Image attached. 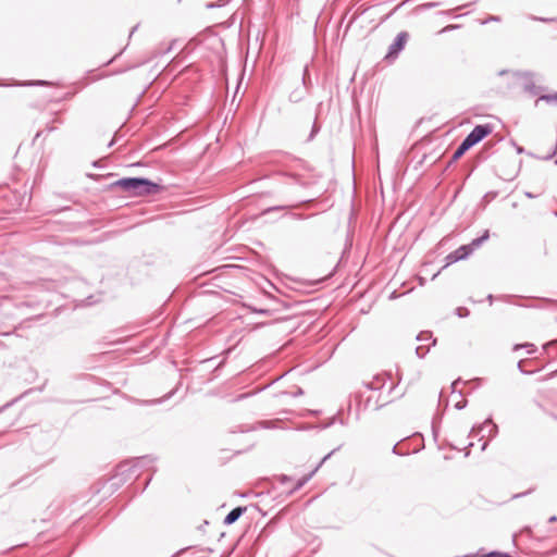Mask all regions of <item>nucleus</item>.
Returning <instances> with one entry per match:
<instances>
[{"instance_id":"f03ea898","label":"nucleus","mask_w":557,"mask_h":557,"mask_svg":"<svg viewBox=\"0 0 557 557\" xmlns=\"http://www.w3.org/2000/svg\"><path fill=\"white\" fill-rule=\"evenodd\" d=\"M492 133V127L488 124L476 125L463 139L472 148L474 145L483 140Z\"/></svg>"},{"instance_id":"c9c22d12","label":"nucleus","mask_w":557,"mask_h":557,"mask_svg":"<svg viewBox=\"0 0 557 557\" xmlns=\"http://www.w3.org/2000/svg\"><path fill=\"white\" fill-rule=\"evenodd\" d=\"M549 521H550V522L556 521V517H555V516L550 517V518H549Z\"/></svg>"},{"instance_id":"c756f323","label":"nucleus","mask_w":557,"mask_h":557,"mask_svg":"<svg viewBox=\"0 0 557 557\" xmlns=\"http://www.w3.org/2000/svg\"><path fill=\"white\" fill-rule=\"evenodd\" d=\"M459 381H460V380H457V381L453 382V384H451V388H453V391L455 389V387H456V385L459 383Z\"/></svg>"},{"instance_id":"4c0bfd02","label":"nucleus","mask_w":557,"mask_h":557,"mask_svg":"<svg viewBox=\"0 0 557 557\" xmlns=\"http://www.w3.org/2000/svg\"><path fill=\"white\" fill-rule=\"evenodd\" d=\"M555 215H556V218H557V211L555 212Z\"/></svg>"},{"instance_id":"f257e3e1","label":"nucleus","mask_w":557,"mask_h":557,"mask_svg":"<svg viewBox=\"0 0 557 557\" xmlns=\"http://www.w3.org/2000/svg\"><path fill=\"white\" fill-rule=\"evenodd\" d=\"M109 189H121L131 197L156 195L163 187L145 177H123L112 182Z\"/></svg>"},{"instance_id":"f3484780","label":"nucleus","mask_w":557,"mask_h":557,"mask_svg":"<svg viewBox=\"0 0 557 557\" xmlns=\"http://www.w3.org/2000/svg\"><path fill=\"white\" fill-rule=\"evenodd\" d=\"M432 338V334L429 333V332H421L418 336H417V341L418 342H428Z\"/></svg>"},{"instance_id":"9b49d317","label":"nucleus","mask_w":557,"mask_h":557,"mask_svg":"<svg viewBox=\"0 0 557 557\" xmlns=\"http://www.w3.org/2000/svg\"><path fill=\"white\" fill-rule=\"evenodd\" d=\"M336 450H337V448L333 449L331 453H329L326 456H324L323 459L320 461V463L315 467V469L309 475L297 481L296 485L293 487L292 491H297V490L301 488L310 480V478L314 474V472L322 466V463L326 459H329L331 457V455Z\"/></svg>"},{"instance_id":"1a4fd4ad","label":"nucleus","mask_w":557,"mask_h":557,"mask_svg":"<svg viewBox=\"0 0 557 557\" xmlns=\"http://www.w3.org/2000/svg\"><path fill=\"white\" fill-rule=\"evenodd\" d=\"M497 425L492 421V419H486L484 421V423L479 428L478 432L475 430V428L472 429L471 431V435L475 436L478 435L480 432H487V435L490 437H494L496 434H497Z\"/></svg>"},{"instance_id":"f8f14e48","label":"nucleus","mask_w":557,"mask_h":557,"mask_svg":"<svg viewBox=\"0 0 557 557\" xmlns=\"http://www.w3.org/2000/svg\"><path fill=\"white\" fill-rule=\"evenodd\" d=\"M490 237L488 231H485L484 234L478 238H474L470 244L466 245L471 249V253L478 249L485 240H487Z\"/></svg>"},{"instance_id":"473e14b6","label":"nucleus","mask_w":557,"mask_h":557,"mask_svg":"<svg viewBox=\"0 0 557 557\" xmlns=\"http://www.w3.org/2000/svg\"><path fill=\"white\" fill-rule=\"evenodd\" d=\"M302 393H304V392H302V389H301V388H299V389L295 393V395H296V396H297V395H302Z\"/></svg>"},{"instance_id":"423d86ee","label":"nucleus","mask_w":557,"mask_h":557,"mask_svg":"<svg viewBox=\"0 0 557 557\" xmlns=\"http://www.w3.org/2000/svg\"><path fill=\"white\" fill-rule=\"evenodd\" d=\"M408 39V34L406 32L399 33L394 42L388 48V53L386 58H395L397 54L404 49Z\"/></svg>"},{"instance_id":"e433bc0d","label":"nucleus","mask_w":557,"mask_h":557,"mask_svg":"<svg viewBox=\"0 0 557 557\" xmlns=\"http://www.w3.org/2000/svg\"><path fill=\"white\" fill-rule=\"evenodd\" d=\"M394 387H395V386H394V384H393V383H391L389 392H392V391L394 389Z\"/></svg>"},{"instance_id":"dca6fc26","label":"nucleus","mask_w":557,"mask_h":557,"mask_svg":"<svg viewBox=\"0 0 557 557\" xmlns=\"http://www.w3.org/2000/svg\"><path fill=\"white\" fill-rule=\"evenodd\" d=\"M483 557H512V556L508 553L494 550V552H490L488 554L484 555Z\"/></svg>"},{"instance_id":"412c9836","label":"nucleus","mask_w":557,"mask_h":557,"mask_svg":"<svg viewBox=\"0 0 557 557\" xmlns=\"http://www.w3.org/2000/svg\"><path fill=\"white\" fill-rule=\"evenodd\" d=\"M318 132H319V128L314 124L308 139L312 140Z\"/></svg>"},{"instance_id":"b1692460","label":"nucleus","mask_w":557,"mask_h":557,"mask_svg":"<svg viewBox=\"0 0 557 557\" xmlns=\"http://www.w3.org/2000/svg\"><path fill=\"white\" fill-rule=\"evenodd\" d=\"M457 313L459 317H465L468 314V310L467 309H463V308H458L457 309Z\"/></svg>"},{"instance_id":"72a5a7b5","label":"nucleus","mask_w":557,"mask_h":557,"mask_svg":"<svg viewBox=\"0 0 557 557\" xmlns=\"http://www.w3.org/2000/svg\"><path fill=\"white\" fill-rule=\"evenodd\" d=\"M521 364H522V361H519V363H518V368L521 370V372L525 373V372L522 370Z\"/></svg>"},{"instance_id":"a878e982","label":"nucleus","mask_w":557,"mask_h":557,"mask_svg":"<svg viewBox=\"0 0 557 557\" xmlns=\"http://www.w3.org/2000/svg\"><path fill=\"white\" fill-rule=\"evenodd\" d=\"M248 396H249V394H240V395H238V396L235 398V400H236V401H238V400H242V399H244V398H247Z\"/></svg>"},{"instance_id":"20e7f679","label":"nucleus","mask_w":557,"mask_h":557,"mask_svg":"<svg viewBox=\"0 0 557 557\" xmlns=\"http://www.w3.org/2000/svg\"><path fill=\"white\" fill-rule=\"evenodd\" d=\"M146 461H151L149 457H141V458H138L136 463L135 465H129L127 462L125 463H122L117 467V472H116V475L115 478L120 476V475H124L126 474V479H132V478H137L138 476V472H137V466L138 463H144Z\"/></svg>"},{"instance_id":"f704fd0d","label":"nucleus","mask_w":557,"mask_h":557,"mask_svg":"<svg viewBox=\"0 0 557 557\" xmlns=\"http://www.w3.org/2000/svg\"><path fill=\"white\" fill-rule=\"evenodd\" d=\"M487 446V442H484L483 445H482V450H484Z\"/></svg>"},{"instance_id":"2eb2a0df","label":"nucleus","mask_w":557,"mask_h":557,"mask_svg":"<svg viewBox=\"0 0 557 557\" xmlns=\"http://www.w3.org/2000/svg\"><path fill=\"white\" fill-rule=\"evenodd\" d=\"M429 349H430V345L429 346L420 345L416 348V354L419 358H424V356L429 352Z\"/></svg>"},{"instance_id":"5701e85b","label":"nucleus","mask_w":557,"mask_h":557,"mask_svg":"<svg viewBox=\"0 0 557 557\" xmlns=\"http://www.w3.org/2000/svg\"><path fill=\"white\" fill-rule=\"evenodd\" d=\"M277 479H278L280 483H282V484H285L286 482H288L290 480V478L285 474L280 475Z\"/></svg>"},{"instance_id":"393cba45","label":"nucleus","mask_w":557,"mask_h":557,"mask_svg":"<svg viewBox=\"0 0 557 557\" xmlns=\"http://www.w3.org/2000/svg\"><path fill=\"white\" fill-rule=\"evenodd\" d=\"M296 183L298 184H302V182L300 181V176L298 174H289Z\"/></svg>"},{"instance_id":"c85d7f7f","label":"nucleus","mask_w":557,"mask_h":557,"mask_svg":"<svg viewBox=\"0 0 557 557\" xmlns=\"http://www.w3.org/2000/svg\"><path fill=\"white\" fill-rule=\"evenodd\" d=\"M389 400H384V403L380 404V405H376L374 409H380L382 406H384L385 404H387Z\"/></svg>"},{"instance_id":"cd10ccee","label":"nucleus","mask_w":557,"mask_h":557,"mask_svg":"<svg viewBox=\"0 0 557 557\" xmlns=\"http://www.w3.org/2000/svg\"><path fill=\"white\" fill-rule=\"evenodd\" d=\"M397 447H398V445H397V444H396V445H394V447H393V453H394V454H397V455H404L403 453H398Z\"/></svg>"},{"instance_id":"2f4dec72","label":"nucleus","mask_w":557,"mask_h":557,"mask_svg":"<svg viewBox=\"0 0 557 557\" xmlns=\"http://www.w3.org/2000/svg\"><path fill=\"white\" fill-rule=\"evenodd\" d=\"M555 344H557V342H549L548 344L544 345V348H546L547 346L555 345Z\"/></svg>"},{"instance_id":"9d476101","label":"nucleus","mask_w":557,"mask_h":557,"mask_svg":"<svg viewBox=\"0 0 557 557\" xmlns=\"http://www.w3.org/2000/svg\"><path fill=\"white\" fill-rule=\"evenodd\" d=\"M245 511H246L245 507H235L224 518V521H223L224 524L231 525V524L235 523Z\"/></svg>"},{"instance_id":"bb28decb","label":"nucleus","mask_w":557,"mask_h":557,"mask_svg":"<svg viewBox=\"0 0 557 557\" xmlns=\"http://www.w3.org/2000/svg\"><path fill=\"white\" fill-rule=\"evenodd\" d=\"M524 195H525V197H528V198H530V199L535 198V195H533V194H532V193H530V191H525V193H524Z\"/></svg>"},{"instance_id":"7c9ffc66","label":"nucleus","mask_w":557,"mask_h":557,"mask_svg":"<svg viewBox=\"0 0 557 557\" xmlns=\"http://www.w3.org/2000/svg\"><path fill=\"white\" fill-rule=\"evenodd\" d=\"M487 299H488V301H490V305H492V304H493V299H494V298H493V295H488V296H487Z\"/></svg>"},{"instance_id":"4be33fe9","label":"nucleus","mask_w":557,"mask_h":557,"mask_svg":"<svg viewBox=\"0 0 557 557\" xmlns=\"http://www.w3.org/2000/svg\"><path fill=\"white\" fill-rule=\"evenodd\" d=\"M522 347L528 348V354H533L535 351V347L533 344H524Z\"/></svg>"},{"instance_id":"39448f33","label":"nucleus","mask_w":557,"mask_h":557,"mask_svg":"<svg viewBox=\"0 0 557 557\" xmlns=\"http://www.w3.org/2000/svg\"><path fill=\"white\" fill-rule=\"evenodd\" d=\"M470 255L471 249H469V247H467L466 245L460 246L459 248H457L456 250L446 256V264L443 267V269L455 262L467 259Z\"/></svg>"},{"instance_id":"a211bd4d","label":"nucleus","mask_w":557,"mask_h":557,"mask_svg":"<svg viewBox=\"0 0 557 557\" xmlns=\"http://www.w3.org/2000/svg\"><path fill=\"white\" fill-rule=\"evenodd\" d=\"M490 22H500V17L498 15H490L487 18L482 21V24H487Z\"/></svg>"},{"instance_id":"aec40b11","label":"nucleus","mask_w":557,"mask_h":557,"mask_svg":"<svg viewBox=\"0 0 557 557\" xmlns=\"http://www.w3.org/2000/svg\"><path fill=\"white\" fill-rule=\"evenodd\" d=\"M47 84H48V82H46V81H36V82H26L23 85H29L30 86V85H47Z\"/></svg>"},{"instance_id":"6e6552de","label":"nucleus","mask_w":557,"mask_h":557,"mask_svg":"<svg viewBox=\"0 0 557 557\" xmlns=\"http://www.w3.org/2000/svg\"><path fill=\"white\" fill-rule=\"evenodd\" d=\"M387 376L385 374L374 375L370 381L363 382L366 388L370 391H381L385 387Z\"/></svg>"},{"instance_id":"ddd939ff","label":"nucleus","mask_w":557,"mask_h":557,"mask_svg":"<svg viewBox=\"0 0 557 557\" xmlns=\"http://www.w3.org/2000/svg\"><path fill=\"white\" fill-rule=\"evenodd\" d=\"M470 148L471 147L469 146V144H467L465 140H462L460 143V145L458 146V148L455 150V152L451 157V162H455L458 159H460Z\"/></svg>"},{"instance_id":"6ab92c4d","label":"nucleus","mask_w":557,"mask_h":557,"mask_svg":"<svg viewBox=\"0 0 557 557\" xmlns=\"http://www.w3.org/2000/svg\"><path fill=\"white\" fill-rule=\"evenodd\" d=\"M466 406H467V400L466 399H462V400H460V401L455 404V408L458 409V410L463 409Z\"/></svg>"},{"instance_id":"0eeeda50","label":"nucleus","mask_w":557,"mask_h":557,"mask_svg":"<svg viewBox=\"0 0 557 557\" xmlns=\"http://www.w3.org/2000/svg\"><path fill=\"white\" fill-rule=\"evenodd\" d=\"M306 75H307V67L304 70L302 75V83L300 86L296 87L290 94H289V101L293 103L300 102L307 95V86H306Z\"/></svg>"},{"instance_id":"4468645a","label":"nucleus","mask_w":557,"mask_h":557,"mask_svg":"<svg viewBox=\"0 0 557 557\" xmlns=\"http://www.w3.org/2000/svg\"><path fill=\"white\" fill-rule=\"evenodd\" d=\"M539 101H544L548 104H556L557 106V92L548 94V95H542L539 97V99L535 101L537 104Z\"/></svg>"},{"instance_id":"7ed1b4c3","label":"nucleus","mask_w":557,"mask_h":557,"mask_svg":"<svg viewBox=\"0 0 557 557\" xmlns=\"http://www.w3.org/2000/svg\"><path fill=\"white\" fill-rule=\"evenodd\" d=\"M517 78L521 82L523 90L530 95H537L543 88L535 85L534 76L531 73H516Z\"/></svg>"}]
</instances>
